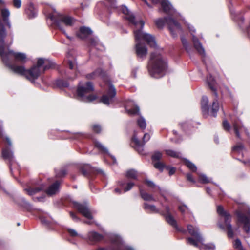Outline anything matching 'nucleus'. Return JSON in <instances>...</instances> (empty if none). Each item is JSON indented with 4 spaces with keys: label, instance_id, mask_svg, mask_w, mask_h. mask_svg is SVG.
<instances>
[{
    "label": "nucleus",
    "instance_id": "obj_1",
    "mask_svg": "<svg viewBox=\"0 0 250 250\" xmlns=\"http://www.w3.org/2000/svg\"><path fill=\"white\" fill-rule=\"evenodd\" d=\"M124 18L127 20L129 24L134 26L133 32L136 40L135 50L138 57L144 59L146 57L147 53V49L146 46L141 43L142 40L146 41L147 44L153 48H156L157 44L154 37L151 35L142 31L145 22L138 18H136L125 6L122 5L120 7Z\"/></svg>",
    "mask_w": 250,
    "mask_h": 250
},
{
    "label": "nucleus",
    "instance_id": "obj_2",
    "mask_svg": "<svg viewBox=\"0 0 250 250\" xmlns=\"http://www.w3.org/2000/svg\"><path fill=\"white\" fill-rule=\"evenodd\" d=\"M2 18H0V56L3 62L9 67L14 73H16L13 70V67H18L19 66L12 65L10 63V57L13 56L17 61L21 62H25L26 61V56L24 53L15 52L7 48V51H5L4 39L7 33L4 28V24L7 25L9 28L11 24L9 21L10 15L9 11L6 9H3L1 10Z\"/></svg>",
    "mask_w": 250,
    "mask_h": 250
},
{
    "label": "nucleus",
    "instance_id": "obj_3",
    "mask_svg": "<svg viewBox=\"0 0 250 250\" xmlns=\"http://www.w3.org/2000/svg\"><path fill=\"white\" fill-rule=\"evenodd\" d=\"M42 66L43 71H44L54 68L55 63L49 59L40 58L38 60L37 65L29 70H26L23 66L13 67V69L17 74L24 76L28 80L33 82L40 76Z\"/></svg>",
    "mask_w": 250,
    "mask_h": 250
},
{
    "label": "nucleus",
    "instance_id": "obj_4",
    "mask_svg": "<svg viewBox=\"0 0 250 250\" xmlns=\"http://www.w3.org/2000/svg\"><path fill=\"white\" fill-rule=\"evenodd\" d=\"M167 68V60L160 54L154 52L151 54L148 64V70L151 77L155 78L163 77Z\"/></svg>",
    "mask_w": 250,
    "mask_h": 250
},
{
    "label": "nucleus",
    "instance_id": "obj_5",
    "mask_svg": "<svg viewBox=\"0 0 250 250\" xmlns=\"http://www.w3.org/2000/svg\"><path fill=\"white\" fill-rule=\"evenodd\" d=\"M51 20L54 21L58 28L62 31L66 35L67 38L71 40V38L69 36L64 30L65 27H71L75 24L77 21L73 17L64 14H56L54 13L50 16Z\"/></svg>",
    "mask_w": 250,
    "mask_h": 250
},
{
    "label": "nucleus",
    "instance_id": "obj_6",
    "mask_svg": "<svg viewBox=\"0 0 250 250\" xmlns=\"http://www.w3.org/2000/svg\"><path fill=\"white\" fill-rule=\"evenodd\" d=\"M93 90L94 87L91 82H87L84 85H79L77 90L79 99L85 102L94 101L96 96L91 94Z\"/></svg>",
    "mask_w": 250,
    "mask_h": 250
},
{
    "label": "nucleus",
    "instance_id": "obj_7",
    "mask_svg": "<svg viewBox=\"0 0 250 250\" xmlns=\"http://www.w3.org/2000/svg\"><path fill=\"white\" fill-rule=\"evenodd\" d=\"M166 22L172 36L173 37L177 36L178 33L182 31L180 25L171 16L166 17L164 19H158L155 21V24L159 28H162L164 25L165 22Z\"/></svg>",
    "mask_w": 250,
    "mask_h": 250
},
{
    "label": "nucleus",
    "instance_id": "obj_8",
    "mask_svg": "<svg viewBox=\"0 0 250 250\" xmlns=\"http://www.w3.org/2000/svg\"><path fill=\"white\" fill-rule=\"evenodd\" d=\"M187 228L188 233L194 237L188 238L187 243L194 247H198V243H202L203 240V237L199 232L198 228L188 225Z\"/></svg>",
    "mask_w": 250,
    "mask_h": 250
},
{
    "label": "nucleus",
    "instance_id": "obj_9",
    "mask_svg": "<svg viewBox=\"0 0 250 250\" xmlns=\"http://www.w3.org/2000/svg\"><path fill=\"white\" fill-rule=\"evenodd\" d=\"M207 81L210 88L213 91L215 97V99L212 102L210 114L213 117H216L219 108L218 102V95L215 88V82L214 79L212 78L211 76H209V77H207Z\"/></svg>",
    "mask_w": 250,
    "mask_h": 250
},
{
    "label": "nucleus",
    "instance_id": "obj_10",
    "mask_svg": "<svg viewBox=\"0 0 250 250\" xmlns=\"http://www.w3.org/2000/svg\"><path fill=\"white\" fill-rule=\"evenodd\" d=\"M217 211L219 215L224 217L225 226L228 230L227 234L229 237H233V232L232 226L230 224L231 216L229 213L225 211L222 206H218L217 208Z\"/></svg>",
    "mask_w": 250,
    "mask_h": 250
},
{
    "label": "nucleus",
    "instance_id": "obj_11",
    "mask_svg": "<svg viewBox=\"0 0 250 250\" xmlns=\"http://www.w3.org/2000/svg\"><path fill=\"white\" fill-rule=\"evenodd\" d=\"M111 239L113 245V248L112 250L101 249L98 250H134L132 248L126 246L119 236L112 235Z\"/></svg>",
    "mask_w": 250,
    "mask_h": 250
},
{
    "label": "nucleus",
    "instance_id": "obj_12",
    "mask_svg": "<svg viewBox=\"0 0 250 250\" xmlns=\"http://www.w3.org/2000/svg\"><path fill=\"white\" fill-rule=\"evenodd\" d=\"M150 139V135L148 133H145L143 138V143H141L139 140L136 132H135L132 137V142L134 144V148L141 154H144L143 146L144 144Z\"/></svg>",
    "mask_w": 250,
    "mask_h": 250
},
{
    "label": "nucleus",
    "instance_id": "obj_13",
    "mask_svg": "<svg viewBox=\"0 0 250 250\" xmlns=\"http://www.w3.org/2000/svg\"><path fill=\"white\" fill-rule=\"evenodd\" d=\"M187 27H188L191 34L192 36V41L194 47L201 55H202L203 57H204L205 56V51L204 48H203L198 39L194 35V34L195 33V29L192 25L188 23L187 24Z\"/></svg>",
    "mask_w": 250,
    "mask_h": 250
},
{
    "label": "nucleus",
    "instance_id": "obj_14",
    "mask_svg": "<svg viewBox=\"0 0 250 250\" xmlns=\"http://www.w3.org/2000/svg\"><path fill=\"white\" fill-rule=\"evenodd\" d=\"M116 94V90L111 83L109 84V89L106 94L104 95L101 98V102L106 105H109L113 101V98Z\"/></svg>",
    "mask_w": 250,
    "mask_h": 250
},
{
    "label": "nucleus",
    "instance_id": "obj_15",
    "mask_svg": "<svg viewBox=\"0 0 250 250\" xmlns=\"http://www.w3.org/2000/svg\"><path fill=\"white\" fill-rule=\"evenodd\" d=\"M153 4L161 3L163 11L167 14L173 16L176 14L175 10L167 0H150Z\"/></svg>",
    "mask_w": 250,
    "mask_h": 250
},
{
    "label": "nucleus",
    "instance_id": "obj_16",
    "mask_svg": "<svg viewBox=\"0 0 250 250\" xmlns=\"http://www.w3.org/2000/svg\"><path fill=\"white\" fill-rule=\"evenodd\" d=\"M237 216L239 221L244 225V230L249 234L250 232V210H249L248 216L242 214L240 212H237Z\"/></svg>",
    "mask_w": 250,
    "mask_h": 250
},
{
    "label": "nucleus",
    "instance_id": "obj_17",
    "mask_svg": "<svg viewBox=\"0 0 250 250\" xmlns=\"http://www.w3.org/2000/svg\"><path fill=\"white\" fill-rule=\"evenodd\" d=\"M237 216L239 221L244 225V230L249 234L250 232V210H249L248 216L242 214L240 212H237Z\"/></svg>",
    "mask_w": 250,
    "mask_h": 250
},
{
    "label": "nucleus",
    "instance_id": "obj_18",
    "mask_svg": "<svg viewBox=\"0 0 250 250\" xmlns=\"http://www.w3.org/2000/svg\"><path fill=\"white\" fill-rule=\"evenodd\" d=\"M73 203L74 207L85 218L90 220L92 219V216L87 205L80 204L76 202Z\"/></svg>",
    "mask_w": 250,
    "mask_h": 250
},
{
    "label": "nucleus",
    "instance_id": "obj_19",
    "mask_svg": "<svg viewBox=\"0 0 250 250\" xmlns=\"http://www.w3.org/2000/svg\"><path fill=\"white\" fill-rule=\"evenodd\" d=\"M166 208V213H165V218L167 222L174 227L178 230L181 231L183 233H185L186 231L184 229H181L178 228V227L177 224V222L173 216L170 214L169 208L168 207L166 206L165 207Z\"/></svg>",
    "mask_w": 250,
    "mask_h": 250
},
{
    "label": "nucleus",
    "instance_id": "obj_20",
    "mask_svg": "<svg viewBox=\"0 0 250 250\" xmlns=\"http://www.w3.org/2000/svg\"><path fill=\"white\" fill-rule=\"evenodd\" d=\"M44 188L43 185L40 183H33L32 187H29L24 189V190L30 196H33L36 193L42 190Z\"/></svg>",
    "mask_w": 250,
    "mask_h": 250
},
{
    "label": "nucleus",
    "instance_id": "obj_21",
    "mask_svg": "<svg viewBox=\"0 0 250 250\" xmlns=\"http://www.w3.org/2000/svg\"><path fill=\"white\" fill-rule=\"evenodd\" d=\"M2 157L3 159L8 162L10 165L14 161V157L13 151L8 147H6L2 150Z\"/></svg>",
    "mask_w": 250,
    "mask_h": 250
},
{
    "label": "nucleus",
    "instance_id": "obj_22",
    "mask_svg": "<svg viewBox=\"0 0 250 250\" xmlns=\"http://www.w3.org/2000/svg\"><path fill=\"white\" fill-rule=\"evenodd\" d=\"M92 33V31L89 28L83 26L80 28L79 31L77 35L79 38L82 39H84L87 38Z\"/></svg>",
    "mask_w": 250,
    "mask_h": 250
},
{
    "label": "nucleus",
    "instance_id": "obj_23",
    "mask_svg": "<svg viewBox=\"0 0 250 250\" xmlns=\"http://www.w3.org/2000/svg\"><path fill=\"white\" fill-rule=\"evenodd\" d=\"M208 99L206 96L202 97L201 104L203 114L204 116H207L208 114L209 107L208 106Z\"/></svg>",
    "mask_w": 250,
    "mask_h": 250
},
{
    "label": "nucleus",
    "instance_id": "obj_24",
    "mask_svg": "<svg viewBox=\"0 0 250 250\" xmlns=\"http://www.w3.org/2000/svg\"><path fill=\"white\" fill-rule=\"evenodd\" d=\"M25 13L30 19L35 18L37 15V11L32 3L28 5V8L25 10Z\"/></svg>",
    "mask_w": 250,
    "mask_h": 250
},
{
    "label": "nucleus",
    "instance_id": "obj_25",
    "mask_svg": "<svg viewBox=\"0 0 250 250\" xmlns=\"http://www.w3.org/2000/svg\"><path fill=\"white\" fill-rule=\"evenodd\" d=\"M60 182L56 181L53 184L51 185L46 191V193L49 195H52L59 191Z\"/></svg>",
    "mask_w": 250,
    "mask_h": 250
},
{
    "label": "nucleus",
    "instance_id": "obj_26",
    "mask_svg": "<svg viewBox=\"0 0 250 250\" xmlns=\"http://www.w3.org/2000/svg\"><path fill=\"white\" fill-rule=\"evenodd\" d=\"M95 145L96 147H97L100 150L102 151L104 153H107L109 155V156L112 159L114 164L116 163V160L115 157L113 156L110 155L108 153V151L106 147H105L101 143H100L98 141H96L95 142Z\"/></svg>",
    "mask_w": 250,
    "mask_h": 250
},
{
    "label": "nucleus",
    "instance_id": "obj_27",
    "mask_svg": "<svg viewBox=\"0 0 250 250\" xmlns=\"http://www.w3.org/2000/svg\"><path fill=\"white\" fill-rule=\"evenodd\" d=\"M134 104L133 101L129 102L126 107V112L130 115H136L139 114V108L137 105H135L132 109H128V107L131 105Z\"/></svg>",
    "mask_w": 250,
    "mask_h": 250
},
{
    "label": "nucleus",
    "instance_id": "obj_28",
    "mask_svg": "<svg viewBox=\"0 0 250 250\" xmlns=\"http://www.w3.org/2000/svg\"><path fill=\"white\" fill-rule=\"evenodd\" d=\"M233 127L236 136L240 138L239 132L241 131L243 129V126L240 121L239 120H236L233 124Z\"/></svg>",
    "mask_w": 250,
    "mask_h": 250
},
{
    "label": "nucleus",
    "instance_id": "obj_29",
    "mask_svg": "<svg viewBox=\"0 0 250 250\" xmlns=\"http://www.w3.org/2000/svg\"><path fill=\"white\" fill-rule=\"evenodd\" d=\"M204 240L202 243H198V248L200 250H214L215 249V245L212 243L205 244L203 243Z\"/></svg>",
    "mask_w": 250,
    "mask_h": 250
},
{
    "label": "nucleus",
    "instance_id": "obj_30",
    "mask_svg": "<svg viewBox=\"0 0 250 250\" xmlns=\"http://www.w3.org/2000/svg\"><path fill=\"white\" fill-rule=\"evenodd\" d=\"M88 238L91 241H98L102 239L103 236L96 232H90L88 234Z\"/></svg>",
    "mask_w": 250,
    "mask_h": 250
},
{
    "label": "nucleus",
    "instance_id": "obj_31",
    "mask_svg": "<svg viewBox=\"0 0 250 250\" xmlns=\"http://www.w3.org/2000/svg\"><path fill=\"white\" fill-rule=\"evenodd\" d=\"M140 194L142 198L146 201H155V199L152 195L149 194L144 191L141 189H140Z\"/></svg>",
    "mask_w": 250,
    "mask_h": 250
},
{
    "label": "nucleus",
    "instance_id": "obj_32",
    "mask_svg": "<svg viewBox=\"0 0 250 250\" xmlns=\"http://www.w3.org/2000/svg\"><path fill=\"white\" fill-rule=\"evenodd\" d=\"M144 208L152 213H158L159 212V210L156 207L153 205H150L147 203L144 204Z\"/></svg>",
    "mask_w": 250,
    "mask_h": 250
},
{
    "label": "nucleus",
    "instance_id": "obj_33",
    "mask_svg": "<svg viewBox=\"0 0 250 250\" xmlns=\"http://www.w3.org/2000/svg\"><path fill=\"white\" fill-rule=\"evenodd\" d=\"M103 71L101 69H98L91 74L86 75L87 79H94L97 76H103Z\"/></svg>",
    "mask_w": 250,
    "mask_h": 250
},
{
    "label": "nucleus",
    "instance_id": "obj_34",
    "mask_svg": "<svg viewBox=\"0 0 250 250\" xmlns=\"http://www.w3.org/2000/svg\"><path fill=\"white\" fill-rule=\"evenodd\" d=\"M126 176L128 178L136 179L137 177V171L134 169L129 170L126 173Z\"/></svg>",
    "mask_w": 250,
    "mask_h": 250
},
{
    "label": "nucleus",
    "instance_id": "obj_35",
    "mask_svg": "<svg viewBox=\"0 0 250 250\" xmlns=\"http://www.w3.org/2000/svg\"><path fill=\"white\" fill-rule=\"evenodd\" d=\"M166 153L168 156L174 158H179L181 156V153L180 152H176L172 150H166Z\"/></svg>",
    "mask_w": 250,
    "mask_h": 250
},
{
    "label": "nucleus",
    "instance_id": "obj_36",
    "mask_svg": "<svg viewBox=\"0 0 250 250\" xmlns=\"http://www.w3.org/2000/svg\"><path fill=\"white\" fill-rule=\"evenodd\" d=\"M199 176V181L203 184H206L210 182V181L207 177V176L203 174H198Z\"/></svg>",
    "mask_w": 250,
    "mask_h": 250
},
{
    "label": "nucleus",
    "instance_id": "obj_37",
    "mask_svg": "<svg viewBox=\"0 0 250 250\" xmlns=\"http://www.w3.org/2000/svg\"><path fill=\"white\" fill-rule=\"evenodd\" d=\"M137 124L142 129L146 127V124L145 119L142 116L137 120Z\"/></svg>",
    "mask_w": 250,
    "mask_h": 250
},
{
    "label": "nucleus",
    "instance_id": "obj_38",
    "mask_svg": "<svg viewBox=\"0 0 250 250\" xmlns=\"http://www.w3.org/2000/svg\"><path fill=\"white\" fill-rule=\"evenodd\" d=\"M162 157V153L160 151H156L154 152L151 158L152 161L154 162L160 161Z\"/></svg>",
    "mask_w": 250,
    "mask_h": 250
},
{
    "label": "nucleus",
    "instance_id": "obj_39",
    "mask_svg": "<svg viewBox=\"0 0 250 250\" xmlns=\"http://www.w3.org/2000/svg\"><path fill=\"white\" fill-rule=\"evenodd\" d=\"M56 175L57 177H62L64 176L67 171L64 168H62L59 169H55Z\"/></svg>",
    "mask_w": 250,
    "mask_h": 250
},
{
    "label": "nucleus",
    "instance_id": "obj_40",
    "mask_svg": "<svg viewBox=\"0 0 250 250\" xmlns=\"http://www.w3.org/2000/svg\"><path fill=\"white\" fill-rule=\"evenodd\" d=\"M244 149L245 147L241 143L236 145L232 148L233 151L239 153L242 152V151Z\"/></svg>",
    "mask_w": 250,
    "mask_h": 250
},
{
    "label": "nucleus",
    "instance_id": "obj_41",
    "mask_svg": "<svg viewBox=\"0 0 250 250\" xmlns=\"http://www.w3.org/2000/svg\"><path fill=\"white\" fill-rule=\"evenodd\" d=\"M186 164L187 166L192 171H196L197 170V167L196 166L193 164L191 162L186 160Z\"/></svg>",
    "mask_w": 250,
    "mask_h": 250
},
{
    "label": "nucleus",
    "instance_id": "obj_42",
    "mask_svg": "<svg viewBox=\"0 0 250 250\" xmlns=\"http://www.w3.org/2000/svg\"><path fill=\"white\" fill-rule=\"evenodd\" d=\"M154 166L156 168L158 169L160 171H162L165 167V165L163 163L159 161H156V162L154 164Z\"/></svg>",
    "mask_w": 250,
    "mask_h": 250
},
{
    "label": "nucleus",
    "instance_id": "obj_43",
    "mask_svg": "<svg viewBox=\"0 0 250 250\" xmlns=\"http://www.w3.org/2000/svg\"><path fill=\"white\" fill-rule=\"evenodd\" d=\"M99 45V42L97 38H90L89 40V45L90 46L96 47Z\"/></svg>",
    "mask_w": 250,
    "mask_h": 250
},
{
    "label": "nucleus",
    "instance_id": "obj_44",
    "mask_svg": "<svg viewBox=\"0 0 250 250\" xmlns=\"http://www.w3.org/2000/svg\"><path fill=\"white\" fill-rule=\"evenodd\" d=\"M90 166L89 165H84L83 167L81 168V171L82 173L85 176L87 175L89 172L88 170L90 169Z\"/></svg>",
    "mask_w": 250,
    "mask_h": 250
},
{
    "label": "nucleus",
    "instance_id": "obj_45",
    "mask_svg": "<svg viewBox=\"0 0 250 250\" xmlns=\"http://www.w3.org/2000/svg\"><path fill=\"white\" fill-rule=\"evenodd\" d=\"M234 247L235 249H237L238 250H240L242 248H243L241 242L240 240L239 239H237L235 240L234 244H233Z\"/></svg>",
    "mask_w": 250,
    "mask_h": 250
},
{
    "label": "nucleus",
    "instance_id": "obj_46",
    "mask_svg": "<svg viewBox=\"0 0 250 250\" xmlns=\"http://www.w3.org/2000/svg\"><path fill=\"white\" fill-rule=\"evenodd\" d=\"M134 185V184L132 182L128 183L126 185V186L124 188V192H125L130 190L132 188Z\"/></svg>",
    "mask_w": 250,
    "mask_h": 250
},
{
    "label": "nucleus",
    "instance_id": "obj_47",
    "mask_svg": "<svg viewBox=\"0 0 250 250\" xmlns=\"http://www.w3.org/2000/svg\"><path fill=\"white\" fill-rule=\"evenodd\" d=\"M178 208L182 214H184L188 210V207L185 205L179 206Z\"/></svg>",
    "mask_w": 250,
    "mask_h": 250
},
{
    "label": "nucleus",
    "instance_id": "obj_48",
    "mask_svg": "<svg viewBox=\"0 0 250 250\" xmlns=\"http://www.w3.org/2000/svg\"><path fill=\"white\" fill-rule=\"evenodd\" d=\"M13 3L15 8H19L21 6V0H13Z\"/></svg>",
    "mask_w": 250,
    "mask_h": 250
},
{
    "label": "nucleus",
    "instance_id": "obj_49",
    "mask_svg": "<svg viewBox=\"0 0 250 250\" xmlns=\"http://www.w3.org/2000/svg\"><path fill=\"white\" fill-rule=\"evenodd\" d=\"M146 183L147 185L151 188H154L157 187L156 185L153 183V182L149 180H146Z\"/></svg>",
    "mask_w": 250,
    "mask_h": 250
},
{
    "label": "nucleus",
    "instance_id": "obj_50",
    "mask_svg": "<svg viewBox=\"0 0 250 250\" xmlns=\"http://www.w3.org/2000/svg\"><path fill=\"white\" fill-rule=\"evenodd\" d=\"M108 6L111 7H115L116 0H105Z\"/></svg>",
    "mask_w": 250,
    "mask_h": 250
},
{
    "label": "nucleus",
    "instance_id": "obj_51",
    "mask_svg": "<svg viewBox=\"0 0 250 250\" xmlns=\"http://www.w3.org/2000/svg\"><path fill=\"white\" fill-rule=\"evenodd\" d=\"M223 126L224 129L226 130H229L230 128L229 124L227 121L223 122Z\"/></svg>",
    "mask_w": 250,
    "mask_h": 250
},
{
    "label": "nucleus",
    "instance_id": "obj_52",
    "mask_svg": "<svg viewBox=\"0 0 250 250\" xmlns=\"http://www.w3.org/2000/svg\"><path fill=\"white\" fill-rule=\"evenodd\" d=\"M93 130L96 133H99L101 131V127L99 125H95L93 126Z\"/></svg>",
    "mask_w": 250,
    "mask_h": 250
},
{
    "label": "nucleus",
    "instance_id": "obj_53",
    "mask_svg": "<svg viewBox=\"0 0 250 250\" xmlns=\"http://www.w3.org/2000/svg\"><path fill=\"white\" fill-rule=\"evenodd\" d=\"M181 41H182V44H183V46H184V47L185 48V49L186 50H188V42L187 40L186 39H185L183 37H181Z\"/></svg>",
    "mask_w": 250,
    "mask_h": 250
},
{
    "label": "nucleus",
    "instance_id": "obj_54",
    "mask_svg": "<svg viewBox=\"0 0 250 250\" xmlns=\"http://www.w3.org/2000/svg\"><path fill=\"white\" fill-rule=\"evenodd\" d=\"M40 219L41 220V222L42 224H44V225L48 226L49 224V221L48 220H46L45 218L42 216H40Z\"/></svg>",
    "mask_w": 250,
    "mask_h": 250
},
{
    "label": "nucleus",
    "instance_id": "obj_55",
    "mask_svg": "<svg viewBox=\"0 0 250 250\" xmlns=\"http://www.w3.org/2000/svg\"><path fill=\"white\" fill-rule=\"evenodd\" d=\"M187 178L189 181L193 183H196L195 180L194 179V178L192 177V175L190 173H188L187 174Z\"/></svg>",
    "mask_w": 250,
    "mask_h": 250
},
{
    "label": "nucleus",
    "instance_id": "obj_56",
    "mask_svg": "<svg viewBox=\"0 0 250 250\" xmlns=\"http://www.w3.org/2000/svg\"><path fill=\"white\" fill-rule=\"evenodd\" d=\"M68 232L69 233V234L72 236L74 237V236H76L78 235V234L74 229H68Z\"/></svg>",
    "mask_w": 250,
    "mask_h": 250
},
{
    "label": "nucleus",
    "instance_id": "obj_57",
    "mask_svg": "<svg viewBox=\"0 0 250 250\" xmlns=\"http://www.w3.org/2000/svg\"><path fill=\"white\" fill-rule=\"evenodd\" d=\"M68 63L69 68L70 69H73L75 68V63L74 61L69 60Z\"/></svg>",
    "mask_w": 250,
    "mask_h": 250
},
{
    "label": "nucleus",
    "instance_id": "obj_58",
    "mask_svg": "<svg viewBox=\"0 0 250 250\" xmlns=\"http://www.w3.org/2000/svg\"><path fill=\"white\" fill-rule=\"evenodd\" d=\"M70 214L72 218V219L75 221H78L79 220L78 218L76 216V214L73 213V212H70Z\"/></svg>",
    "mask_w": 250,
    "mask_h": 250
},
{
    "label": "nucleus",
    "instance_id": "obj_59",
    "mask_svg": "<svg viewBox=\"0 0 250 250\" xmlns=\"http://www.w3.org/2000/svg\"><path fill=\"white\" fill-rule=\"evenodd\" d=\"M175 171V169L174 167H171L169 170V174L170 175H173Z\"/></svg>",
    "mask_w": 250,
    "mask_h": 250
},
{
    "label": "nucleus",
    "instance_id": "obj_60",
    "mask_svg": "<svg viewBox=\"0 0 250 250\" xmlns=\"http://www.w3.org/2000/svg\"><path fill=\"white\" fill-rule=\"evenodd\" d=\"M5 140L7 142L9 146H11L12 143H11V141L10 138L9 137H5Z\"/></svg>",
    "mask_w": 250,
    "mask_h": 250
},
{
    "label": "nucleus",
    "instance_id": "obj_61",
    "mask_svg": "<svg viewBox=\"0 0 250 250\" xmlns=\"http://www.w3.org/2000/svg\"><path fill=\"white\" fill-rule=\"evenodd\" d=\"M42 199H43V198L42 197H40L34 198L33 200L34 201H41Z\"/></svg>",
    "mask_w": 250,
    "mask_h": 250
},
{
    "label": "nucleus",
    "instance_id": "obj_62",
    "mask_svg": "<svg viewBox=\"0 0 250 250\" xmlns=\"http://www.w3.org/2000/svg\"><path fill=\"white\" fill-rule=\"evenodd\" d=\"M114 191L116 193H118L119 194H121L122 193V191L119 188L115 189Z\"/></svg>",
    "mask_w": 250,
    "mask_h": 250
},
{
    "label": "nucleus",
    "instance_id": "obj_63",
    "mask_svg": "<svg viewBox=\"0 0 250 250\" xmlns=\"http://www.w3.org/2000/svg\"><path fill=\"white\" fill-rule=\"evenodd\" d=\"M214 141H215V142L216 144H218L219 143V138H218V137L217 136V137H215V138H214Z\"/></svg>",
    "mask_w": 250,
    "mask_h": 250
},
{
    "label": "nucleus",
    "instance_id": "obj_64",
    "mask_svg": "<svg viewBox=\"0 0 250 250\" xmlns=\"http://www.w3.org/2000/svg\"><path fill=\"white\" fill-rule=\"evenodd\" d=\"M149 7L151 8L150 5L147 2L146 0H142Z\"/></svg>",
    "mask_w": 250,
    "mask_h": 250
}]
</instances>
